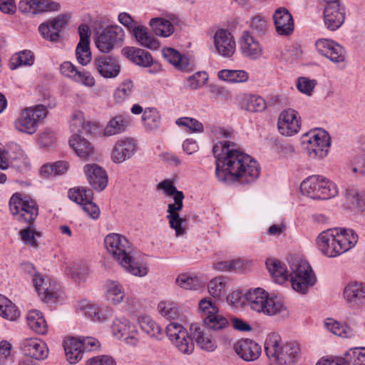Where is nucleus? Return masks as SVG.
Returning a JSON list of instances; mask_svg holds the SVG:
<instances>
[{"label":"nucleus","instance_id":"obj_1","mask_svg":"<svg viewBox=\"0 0 365 365\" xmlns=\"http://www.w3.org/2000/svg\"><path fill=\"white\" fill-rule=\"evenodd\" d=\"M234 147V143L228 140L213 146L217 179L222 182L232 179L243 185L254 182L259 175L258 163L250 155Z\"/></svg>","mask_w":365,"mask_h":365},{"label":"nucleus","instance_id":"obj_2","mask_svg":"<svg viewBox=\"0 0 365 365\" xmlns=\"http://www.w3.org/2000/svg\"><path fill=\"white\" fill-rule=\"evenodd\" d=\"M358 235L352 230L330 229L317 238L319 250L329 257H337L355 246Z\"/></svg>","mask_w":365,"mask_h":365},{"label":"nucleus","instance_id":"obj_3","mask_svg":"<svg viewBox=\"0 0 365 365\" xmlns=\"http://www.w3.org/2000/svg\"><path fill=\"white\" fill-rule=\"evenodd\" d=\"M108 252L128 272L135 276L144 277L148 274L145 266H139L131 256L132 248L128 240L123 235L111 233L104 240Z\"/></svg>","mask_w":365,"mask_h":365},{"label":"nucleus","instance_id":"obj_4","mask_svg":"<svg viewBox=\"0 0 365 365\" xmlns=\"http://www.w3.org/2000/svg\"><path fill=\"white\" fill-rule=\"evenodd\" d=\"M264 351L270 365H292L299 358L300 348L294 341L282 345L280 336L272 333L265 340Z\"/></svg>","mask_w":365,"mask_h":365},{"label":"nucleus","instance_id":"obj_5","mask_svg":"<svg viewBox=\"0 0 365 365\" xmlns=\"http://www.w3.org/2000/svg\"><path fill=\"white\" fill-rule=\"evenodd\" d=\"M245 299L250 307L258 313L274 316L287 312L284 302L278 297H269L262 288H255L245 294Z\"/></svg>","mask_w":365,"mask_h":365},{"label":"nucleus","instance_id":"obj_6","mask_svg":"<svg viewBox=\"0 0 365 365\" xmlns=\"http://www.w3.org/2000/svg\"><path fill=\"white\" fill-rule=\"evenodd\" d=\"M159 189L163 190L167 195H173L174 202L169 204L168 206V218L170 227L174 229L176 235L179 236L184 233V229L182 225L185 222L186 219L180 217L178 212L182 209L184 194L182 191L177 190L176 187L169 180H165L160 182L158 185Z\"/></svg>","mask_w":365,"mask_h":365},{"label":"nucleus","instance_id":"obj_7","mask_svg":"<svg viewBox=\"0 0 365 365\" xmlns=\"http://www.w3.org/2000/svg\"><path fill=\"white\" fill-rule=\"evenodd\" d=\"M302 192L312 199L327 200L337 194V187L322 175H312L303 180Z\"/></svg>","mask_w":365,"mask_h":365},{"label":"nucleus","instance_id":"obj_8","mask_svg":"<svg viewBox=\"0 0 365 365\" xmlns=\"http://www.w3.org/2000/svg\"><path fill=\"white\" fill-rule=\"evenodd\" d=\"M292 286L299 293L305 294L316 282V277L309 263L305 260L297 259L290 265Z\"/></svg>","mask_w":365,"mask_h":365},{"label":"nucleus","instance_id":"obj_9","mask_svg":"<svg viewBox=\"0 0 365 365\" xmlns=\"http://www.w3.org/2000/svg\"><path fill=\"white\" fill-rule=\"evenodd\" d=\"M47 114V108L41 104L26 108L15 120V128L19 132L32 135L37 130L38 122L43 120Z\"/></svg>","mask_w":365,"mask_h":365},{"label":"nucleus","instance_id":"obj_10","mask_svg":"<svg viewBox=\"0 0 365 365\" xmlns=\"http://www.w3.org/2000/svg\"><path fill=\"white\" fill-rule=\"evenodd\" d=\"M303 144H306L305 150L307 155L312 159L321 160L325 158L331 145L330 137L324 130L317 133L309 132L303 135Z\"/></svg>","mask_w":365,"mask_h":365},{"label":"nucleus","instance_id":"obj_11","mask_svg":"<svg viewBox=\"0 0 365 365\" xmlns=\"http://www.w3.org/2000/svg\"><path fill=\"white\" fill-rule=\"evenodd\" d=\"M10 210L20 222L32 223L38 215V206L32 200H24L17 194L13 195L9 201Z\"/></svg>","mask_w":365,"mask_h":365},{"label":"nucleus","instance_id":"obj_12","mask_svg":"<svg viewBox=\"0 0 365 365\" xmlns=\"http://www.w3.org/2000/svg\"><path fill=\"white\" fill-rule=\"evenodd\" d=\"M166 334L175 346L183 354H191L194 344L187 331L181 324L171 322L166 327Z\"/></svg>","mask_w":365,"mask_h":365},{"label":"nucleus","instance_id":"obj_13","mask_svg":"<svg viewBox=\"0 0 365 365\" xmlns=\"http://www.w3.org/2000/svg\"><path fill=\"white\" fill-rule=\"evenodd\" d=\"M111 332L118 339L124 337L128 344L135 346L138 342L136 327L123 317H116L113 321Z\"/></svg>","mask_w":365,"mask_h":365},{"label":"nucleus","instance_id":"obj_14","mask_svg":"<svg viewBox=\"0 0 365 365\" xmlns=\"http://www.w3.org/2000/svg\"><path fill=\"white\" fill-rule=\"evenodd\" d=\"M124 38V31L118 26L106 28L97 37L96 44L103 53L110 52L117 44H120Z\"/></svg>","mask_w":365,"mask_h":365},{"label":"nucleus","instance_id":"obj_15","mask_svg":"<svg viewBox=\"0 0 365 365\" xmlns=\"http://www.w3.org/2000/svg\"><path fill=\"white\" fill-rule=\"evenodd\" d=\"M93 69L105 78H114L120 72L118 59L108 55L96 57L93 62Z\"/></svg>","mask_w":365,"mask_h":365},{"label":"nucleus","instance_id":"obj_16","mask_svg":"<svg viewBox=\"0 0 365 365\" xmlns=\"http://www.w3.org/2000/svg\"><path fill=\"white\" fill-rule=\"evenodd\" d=\"M317 51L335 63L344 62L346 58L344 48L339 43L327 38L318 39L315 43Z\"/></svg>","mask_w":365,"mask_h":365},{"label":"nucleus","instance_id":"obj_17","mask_svg":"<svg viewBox=\"0 0 365 365\" xmlns=\"http://www.w3.org/2000/svg\"><path fill=\"white\" fill-rule=\"evenodd\" d=\"M317 51L335 63L344 62L346 58L344 48L339 43L327 38L318 39L315 43Z\"/></svg>","mask_w":365,"mask_h":365},{"label":"nucleus","instance_id":"obj_18","mask_svg":"<svg viewBox=\"0 0 365 365\" xmlns=\"http://www.w3.org/2000/svg\"><path fill=\"white\" fill-rule=\"evenodd\" d=\"M300 117L294 109L284 110L279 115L277 126L279 133L285 136H292L297 134L300 128Z\"/></svg>","mask_w":365,"mask_h":365},{"label":"nucleus","instance_id":"obj_19","mask_svg":"<svg viewBox=\"0 0 365 365\" xmlns=\"http://www.w3.org/2000/svg\"><path fill=\"white\" fill-rule=\"evenodd\" d=\"M136 151L137 145L133 138H123L114 144L110 158L115 163H122L130 159Z\"/></svg>","mask_w":365,"mask_h":365},{"label":"nucleus","instance_id":"obj_20","mask_svg":"<svg viewBox=\"0 0 365 365\" xmlns=\"http://www.w3.org/2000/svg\"><path fill=\"white\" fill-rule=\"evenodd\" d=\"M83 170L88 183L94 190L101 192L106 187L108 178L105 169L97 164L93 163L86 164Z\"/></svg>","mask_w":365,"mask_h":365},{"label":"nucleus","instance_id":"obj_21","mask_svg":"<svg viewBox=\"0 0 365 365\" xmlns=\"http://www.w3.org/2000/svg\"><path fill=\"white\" fill-rule=\"evenodd\" d=\"M214 43L217 53L223 57L230 58L235 51V41L227 29H219L216 31Z\"/></svg>","mask_w":365,"mask_h":365},{"label":"nucleus","instance_id":"obj_22","mask_svg":"<svg viewBox=\"0 0 365 365\" xmlns=\"http://www.w3.org/2000/svg\"><path fill=\"white\" fill-rule=\"evenodd\" d=\"M20 349L24 355L37 360L46 359L48 354L46 344L37 338L24 339Z\"/></svg>","mask_w":365,"mask_h":365},{"label":"nucleus","instance_id":"obj_23","mask_svg":"<svg viewBox=\"0 0 365 365\" xmlns=\"http://www.w3.org/2000/svg\"><path fill=\"white\" fill-rule=\"evenodd\" d=\"M240 50L248 58L256 60L262 55V48L248 31L243 32L239 41Z\"/></svg>","mask_w":365,"mask_h":365},{"label":"nucleus","instance_id":"obj_24","mask_svg":"<svg viewBox=\"0 0 365 365\" xmlns=\"http://www.w3.org/2000/svg\"><path fill=\"white\" fill-rule=\"evenodd\" d=\"M345 19V9L340 4L325 6L324 9V22L327 29L336 31L343 24Z\"/></svg>","mask_w":365,"mask_h":365},{"label":"nucleus","instance_id":"obj_25","mask_svg":"<svg viewBox=\"0 0 365 365\" xmlns=\"http://www.w3.org/2000/svg\"><path fill=\"white\" fill-rule=\"evenodd\" d=\"M237 354L246 361H252L259 358L261 346L250 339L239 340L234 346Z\"/></svg>","mask_w":365,"mask_h":365},{"label":"nucleus","instance_id":"obj_26","mask_svg":"<svg viewBox=\"0 0 365 365\" xmlns=\"http://www.w3.org/2000/svg\"><path fill=\"white\" fill-rule=\"evenodd\" d=\"M273 19L278 34L288 36L294 31L292 16L286 8H278L273 14Z\"/></svg>","mask_w":365,"mask_h":365},{"label":"nucleus","instance_id":"obj_27","mask_svg":"<svg viewBox=\"0 0 365 365\" xmlns=\"http://www.w3.org/2000/svg\"><path fill=\"white\" fill-rule=\"evenodd\" d=\"M344 206L347 209L356 208L365 212V191L356 187H349L344 192Z\"/></svg>","mask_w":365,"mask_h":365},{"label":"nucleus","instance_id":"obj_28","mask_svg":"<svg viewBox=\"0 0 365 365\" xmlns=\"http://www.w3.org/2000/svg\"><path fill=\"white\" fill-rule=\"evenodd\" d=\"M96 123L85 122L84 115L80 110L73 112L70 122V130L73 135H79L78 133L91 134L96 128Z\"/></svg>","mask_w":365,"mask_h":365},{"label":"nucleus","instance_id":"obj_29","mask_svg":"<svg viewBox=\"0 0 365 365\" xmlns=\"http://www.w3.org/2000/svg\"><path fill=\"white\" fill-rule=\"evenodd\" d=\"M123 54L134 63L143 66L149 67L153 64V57L150 53L143 49L126 47L122 50Z\"/></svg>","mask_w":365,"mask_h":365},{"label":"nucleus","instance_id":"obj_30","mask_svg":"<svg viewBox=\"0 0 365 365\" xmlns=\"http://www.w3.org/2000/svg\"><path fill=\"white\" fill-rule=\"evenodd\" d=\"M69 144L81 158L90 160L95 155V150L92 144L80 135H73L69 140Z\"/></svg>","mask_w":365,"mask_h":365},{"label":"nucleus","instance_id":"obj_31","mask_svg":"<svg viewBox=\"0 0 365 365\" xmlns=\"http://www.w3.org/2000/svg\"><path fill=\"white\" fill-rule=\"evenodd\" d=\"M190 331L195 339L197 346L207 351H213L217 345L212 338L205 332L204 329L200 328L197 324H192Z\"/></svg>","mask_w":365,"mask_h":365},{"label":"nucleus","instance_id":"obj_32","mask_svg":"<svg viewBox=\"0 0 365 365\" xmlns=\"http://www.w3.org/2000/svg\"><path fill=\"white\" fill-rule=\"evenodd\" d=\"M344 297L350 304H357L365 300V284L351 282L344 289Z\"/></svg>","mask_w":365,"mask_h":365},{"label":"nucleus","instance_id":"obj_33","mask_svg":"<svg viewBox=\"0 0 365 365\" xmlns=\"http://www.w3.org/2000/svg\"><path fill=\"white\" fill-rule=\"evenodd\" d=\"M130 125V118L125 115H116L111 118L103 131L104 136H112L121 133Z\"/></svg>","mask_w":365,"mask_h":365},{"label":"nucleus","instance_id":"obj_34","mask_svg":"<svg viewBox=\"0 0 365 365\" xmlns=\"http://www.w3.org/2000/svg\"><path fill=\"white\" fill-rule=\"evenodd\" d=\"M266 266L276 283L282 284L288 279L287 268L280 261L275 259H267Z\"/></svg>","mask_w":365,"mask_h":365},{"label":"nucleus","instance_id":"obj_35","mask_svg":"<svg viewBox=\"0 0 365 365\" xmlns=\"http://www.w3.org/2000/svg\"><path fill=\"white\" fill-rule=\"evenodd\" d=\"M133 34L137 41L142 46L151 50H156L159 48L158 41L143 26L134 27Z\"/></svg>","mask_w":365,"mask_h":365},{"label":"nucleus","instance_id":"obj_36","mask_svg":"<svg viewBox=\"0 0 365 365\" xmlns=\"http://www.w3.org/2000/svg\"><path fill=\"white\" fill-rule=\"evenodd\" d=\"M28 325L38 334H45L48 327L42 313L38 310H31L27 315Z\"/></svg>","mask_w":365,"mask_h":365},{"label":"nucleus","instance_id":"obj_37","mask_svg":"<svg viewBox=\"0 0 365 365\" xmlns=\"http://www.w3.org/2000/svg\"><path fill=\"white\" fill-rule=\"evenodd\" d=\"M163 54L165 58L176 68L181 71L189 69V60L182 56L177 50L173 48H165L163 50Z\"/></svg>","mask_w":365,"mask_h":365},{"label":"nucleus","instance_id":"obj_38","mask_svg":"<svg viewBox=\"0 0 365 365\" xmlns=\"http://www.w3.org/2000/svg\"><path fill=\"white\" fill-rule=\"evenodd\" d=\"M106 297L114 304H118L123 302L125 297V292L123 286L117 281L108 280L106 284Z\"/></svg>","mask_w":365,"mask_h":365},{"label":"nucleus","instance_id":"obj_39","mask_svg":"<svg viewBox=\"0 0 365 365\" xmlns=\"http://www.w3.org/2000/svg\"><path fill=\"white\" fill-rule=\"evenodd\" d=\"M138 323L143 331L157 339L163 336L162 328L148 316H143L138 319Z\"/></svg>","mask_w":365,"mask_h":365},{"label":"nucleus","instance_id":"obj_40","mask_svg":"<svg viewBox=\"0 0 365 365\" xmlns=\"http://www.w3.org/2000/svg\"><path fill=\"white\" fill-rule=\"evenodd\" d=\"M324 326L327 330L338 336L351 338L354 336V331L351 327L346 324H341L333 319H327L324 322Z\"/></svg>","mask_w":365,"mask_h":365},{"label":"nucleus","instance_id":"obj_41","mask_svg":"<svg viewBox=\"0 0 365 365\" xmlns=\"http://www.w3.org/2000/svg\"><path fill=\"white\" fill-rule=\"evenodd\" d=\"M151 26L155 35L168 37L174 32V26L170 21L163 18H154L150 21Z\"/></svg>","mask_w":365,"mask_h":365},{"label":"nucleus","instance_id":"obj_42","mask_svg":"<svg viewBox=\"0 0 365 365\" xmlns=\"http://www.w3.org/2000/svg\"><path fill=\"white\" fill-rule=\"evenodd\" d=\"M0 315L11 321L16 320L20 315L16 306L1 294H0Z\"/></svg>","mask_w":365,"mask_h":365},{"label":"nucleus","instance_id":"obj_43","mask_svg":"<svg viewBox=\"0 0 365 365\" xmlns=\"http://www.w3.org/2000/svg\"><path fill=\"white\" fill-rule=\"evenodd\" d=\"M217 77L230 83H243L248 80L249 75L244 70L222 69L218 72Z\"/></svg>","mask_w":365,"mask_h":365},{"label":"nucleus","instance_id":"obj_44","mask_svg":"<svg viewBox=\"0 0 365 365\" xmlns=\"http://www.w3.org/2000/svg\"><path fill=\"white\" fill-rule=\"evenodd\" d=\"M34 58L31 51L25 50L14 55L10 60V68L14 70L20 66H31Z\"/></svg>","mask_w":365,"mask_h":365},{"label":"nucleus","instance_id":"obj_45","mask_svg":"<svg viewBox=\"0 0 365 365\" xmlns=\"http://www.w3.org/2000/svg\"><path fill=\"white\" fill-rule=\"evenodd\" d=\"M142 120L148 130H153L159 127L160 115L155 108H146L142 115Z\"/></svg>","mask_w":365,"mask_h":365},{"label":"nucleus","instance_id":"obj_46","mask_svg":"<svg viewBox=\"0 0 365 365\" xmlns=\"http://www.w3.org/2000/svg\"><path fill=\"white\" fill-rule=\"evenodd\" d=\"M71 200L81 205H83L87 199L93 197V192L89 188L78 187L71 188L68 192Z\"/></svg>","mask_w":365,"mask_h":365},{"label":"nucleus","instance_id":"obj_47","mask_svg":"<svg viewBox=\"0 0 365 365\" xmlns=\"http://www.w3.org/2000/svg\"><path fill=\"white\" fill-rule=\"evenodd\" d=\"M40 284H38V289L36 291L41 299L46 302H54L58 297V285L57 283L52 284L51 287H42Z\"/></svg>","mask_w":365,"mask_h":365},{"label":"nucleus","instance_id":"obj_48","mask_svg":"<svg viewBox=\"0 0 365 365\" xmlns=\"http://www.w3.org/2000/svg\"><path fill=\"white\" fill-rule=\"evenodd\" d=\"M134 85L132 81L125 80L122 82L114 93V98L117 103L128 99L133 93Z\"/></svg>","mask_w":365,"mask_h":365},{"label":"nucleus","instance_id":"obj_49","mask_svg":"<svg viewBox=\"0 0 365 365\" xmlns=\"http://www.w3.org/2000/svg\"><path fill=\"white\" fill-rule=\"evenodd\" d=\"M176 284L185 289H198L202 283L197 277H191L187 274H181L176 278Z\"/></svg>","mask_w":365,"mask_h":365},{"label":"nucleus","instance_id":"obj_50","mask_svg":"<svg viewBox=\"0 0 365 365\" xmlns=\"http://www.w3.org/2000/svg\"><path fill=\"white\" fill-rule=\"evenodd\" d=\"M203 322L206 327L212 330L222 329L228 324L227 320L217 313L206 316L204 318Z\"/></svg>","mask_w":365,"mask_h":365},{"label":"nucleus","instance_id":"obj_51","mask_svg":"<svg viewBox=\"0 0 365 365\" xmlns=\"http://www.w3.org/2000/svg\"><path fill=\"white\" fill-rule=\"evenodd\" d=\"M226 285L227 280L225 277L220 276L215 277L207 284L208 292L213 297H220Z\"/></svg>","mask_w":365,"mask_h":365},{"label":"nucleus","instance_id":"obj_52","mask_svg":"<svg viewBox=\"0 0 365 365\" xmlns=\"http://www.w3.org/2000/svg\"><path fill=\"white\" fill-rule=\"evenodd\" d=\"M76 56L78 62L83 66H86L91 61V53L89 43H78L76 48Z\"/></svg>","mask_w":365,"mask_h":365},{"label":"nucleus","instance_id":"obj_53","mask_svg":"<svg viewBox=\"0 0 365 365\" xmlns=\"http://www.w3.org/2000/svg\"><path fill=\"white\" fill-rule=\"evenodd\" d=\"M38 31L46 41L56 43L61 39V34H58L57 32H55L53 29H52L48 21L39 25Z\"/></svg>","mask_w":365,"mask_h":365},{"label":"nucleus","instance_id":"obj_54","mask_svg":"<svg viewBox=\"0 0 365 365\" xmlns=\"http://www.w3.org/2000/svg\"><path fill=\"white\" fill-rule=\"evenodd\" d=\"M266 108L264 100L259 96H250L246 100L245 109L250 112H261Z\"/></svg>","mask_w":365,"mask_h":365},{"label":"nucleus","instance_id":"obj_55","mask_svg":"<svg viewBox=\"0 0 365 365\" xmlns=\"http://www.w3.org/2000/svg\"><path fill=\"white\" fill-rule=\"evenodd\" d=\"M176 124L180 126L186 127L189 129L190 131L193 133H202L204 130V127L202 123L192 118H180L177 119Z\"/></svg>","mask_w":365,"mask_h":365},{"label":"nucleus","instance_id":"obj_56","mask_svg":"<svg viewBox=\"0 0 365 365\" xmlns=\"http://www.w3.org/2000/svg\"><path fill=\"white\" fill-rule=\"evenodd\" d=\"M208 80V75L205 71H199L187 78V87L191 89H197L205 85Z\"/></svg>","mask_w":365,"mask_h":365},{"label":"nucleus","instance_id":"obj_57","mask_svg":"<svg viewBox=\"0 0 365 365\" xmlns=\"http://www.w3.org/2000/svg\"><path fill=\"white\" fill-rule=\"evenodd\" d=\"M61 9V4L53 0H37L36 14L44 12L58 11Z\"/></svg>","mask_w":365,"mask_h":365},{"label":"nucleus","instance_id":"obj_58","mask_svg":"<svg viewBox=\"0 0 365 365\" xmlns=\"http://www.w3.org/2000/svg\"><path fill=\"white\" fill-rule=\"evenodd\" d=\"M317 85V81L311 80L307 77H299L297 79V88L302 93L311 96L313 90Z\"/></svg>","mask_w":365,"mask_h":365},{"label":"nucleus","instance_id":"obj_59","mask_svg":"<svg viewBox=\"0 0 365 365\" xmlns=\"http://www.w3.org/2000/svg\"><path fill=\"white\" fill-rule=\"evenodd\" d=\"M345 356L348 361L352 362L353 365H365V349H351L346 352Z\"/></svg>","mask_w":365,"mask_h":365},{"label":"nucleus","instance_id":"obj_60","mask_svg":"<svg viewBox=\"0 0 365 365\" xmlns=\"http://www.w3.org/2000/svg\"><path fill=\"white\" fill-rule=\"evenodd\" d=\"M276 149L277 155L282 159L291 158L296 154L294 145L289 143H279Z\"/></svg>","mask_w":365,"mask_h":365},{"label":"nucleus","instance_id":"obj_61","mask_svg":"<svg viewBox=\"0 0 365 365\" xmlns=\"http://www.w3.org/2000/svg\"><path fill=\"white\" fill-rule=\"evenodd\" d=\"M267 23L260 15L254 16L250 22V28L258 35H263L267 30Z\"/></svg>","mask_w":365,"mask_h":365},{"label":"nucleus","instance_id":"obj_62","mask_svg":"<svg viewBox=\"0 0 365 365\" xmlns=\"http://www.w3.org/2000/svg\"><path fill=\"white\" fill-rule=\"evenodd\" d=\"M19 233L22 240L25 243L29 244L34 247H37L38 242L36 240L35 237H40L39 232L34 231L30 227H28L26 229L21 230Z\"/></svg>","mask_w":365,"mask_h":365},{"label":"nucleus","instance_id":"obj_63","mask_svg":"<svg viewBox=\"0 0 365 365\" xmlns=\"http://www.w3.org/2000/svg\"><path fill=\"white\" fill-rule=\"evenodd\" d=\"M73 81L78 83H81L84 86L92 88L95 86L96 81L94 77L89 71H78Z\"/></svg>","mask_w":365,"mask_h":365},{"label":"nucleus","instance_id":"obj_64","mask_svg":"<svg viewBox=\"0 0 365 365\" xmlns=\"http://www.w3.org/2000/svg\"><path fill=\"white\" fill-rule=\"evenodd\" d=\"M68 17L67 14H59L56 17L48 20V22L51 26L52 29L57 32L58 34H60L68 23Z\"/></svg>","mask_w":365,"mask_h":365}]
</instances>
